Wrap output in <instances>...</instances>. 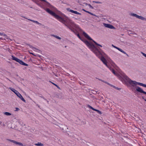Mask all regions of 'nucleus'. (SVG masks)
Here are the masks:
<instances>
[{
  "label": "nucleus",
  "instance_id": "nucleus-32",
  "mask_svg": "<svg viewBox=\"0 0 146 146\" xmlns=\"http://www.w3.org/2000/svg\"><path fill=\"white\" fill-rule=\"evenodd\" d=\"M145 100L146 102V100Z\"/></svg>",
  "mask_w": 146,
  "mask_h": 146
},
{
  "label": "nucleus",
  "instance_id": "nucleus-16",
  "mask_svg": "<svg viewBox=\"0 0 146 146\" xmlns=\"http://www.w3.org/2000/svg\"><path fill=\"white\" fill-rule=\"evenodd\" d=\"M52 36H54L56 38L58 39H59V40H60L61 39V38L60 37H59L58 36H55L54 35H52Z\"/></svg>",
  "mask_w": 146,
  "mask_h": 146
},
{
  "label": "nucleus",
  "instance_id": "nucleus-31",
  "mask_svg": "<svg viewBox=\"0 0 146 146\" xmlns=\"http://www.w3.org/2000/svg\"><path fill=\"white\" fill-rule=\"evenodd\" d=\"M60 124H59V125H57L59 127H60Z\"/></svg>",
  "mask_w": 146,
  "mask_h": 146
},
{
  "label": "nucleus",
  "instance_id": "nucleus-19",
  "mask_svg": "<svg viewBox=\"0 0 146 146\" xmlns=\"http://www.w3.org/2000/svg\"><path fill=\"white\" fill-rule=\"evenodd\" d=\"M9 89H10L13 92H14V90H15V89L11 87L9 88Z\"/></svg>",
  "mask_w": 146,
  "mask_h": 146
},
{
  "label": "nucleus",
  "instance_id": "nucleus-25",
  "mask_svg": "<svg viewBox=\"0 0 146 146\" xmlns=\"http://www.w3.org/2000/svg\"><path fill=\"white\" fill-rule=\"evenodd\" d=\"M53 84L54 85H55L56 87H57V88H60L56 84H54V83H53Z\"/></svg>",
  "mask_w": 146,
  "mask_h": 146
},
{
  "label": "nucleus",
  "instance_id": "nucleus-24",
  "mask_svg": "<svg viewBox=\"0 0 146 146\" xmlns=\"http://www.w3.org/2000/svg\"><path fill=\"white\" fill-rule=\"evenodd\" d=\"M88 107H89L91 109H92L93 110V109H94V108H93L92 106H89Z\"/></svg>",
  "mask_w": 146,
  "mask_h": 146
},
{
  "label": "nucleus",
  "instance_id": "nucleus-12",
  "mask_svg": "<svg viewBox=\"0 0 146 146\" xmlns=\"http://www.w3.org/2000/svg\"><path fill=\"white\" fill-rule=\"evenodd\" d=\"M12 142H13L14 144H16V145H21V146H23V144L21 143L18 142H17L16 141H11Z\"/></svg>",
  "mask_w": 146,
  "mask_h": 146
},
{
  "label": "nucleus",
  "instance_id": "nucleus-30",
  "mask_svg": "<svg viewBox=\"0 0 146 146\" xmlns=\"http://www.w3.org/2000/svg\"><path fill=\"white\" fill-rule=\"evenodd\" d=\"M82 10L83 11H85L86 12V11H86L84 9H83Z\"/></svg>",
  "mask_w": 146,
  "mask_h": 146
},
{
  "label": "nucleus",
  "instance_id": "nucleus-9",
  "mask_svg": "<svg viewBox=\"0 0 146 146\" xmlns=\"http://www.w3.org/2000/svg\"><path fill=\"white\" fill-rule=\"evenodd\" d=\"M104 25L106 27L108 28L112 29H115V27H113L112 25L108 24H106L105 23H103Z\"/></svg>",
  "mask_w": 146,
  "mask_h": 146
},
{
  "label": "nucleus",
  "instance_id": "nucleus-5",
  "mask_svg": "<svg viewBox=\"0 0 146 146\" xmlns=\"http://www.w3.org/2000/svg\"><path fill=\"white\" fill-rule=\"evenodd\" d=\"M12 59L13 60H15L19 62L20 64L25 66H27L28 64L25 63L24 62H23L22 60H20V59L18 58H17L14 56H12Z\"/></svg>",
  "mask_w": 146,
  "mask_h": 146
},
{
  "label": "nucleus",
  "instance_id": "nucleus-26",
  "mask_svg": "<svg viewBox=\"0 0 146 146\" xmlns=\"http://www.w3.org/2000/svg\"><path fill=\"white\" fill-rule=\"evenodd\" d=\"M142 86L146 88V84H143Z\"/></svg>",
  "mask_w": 146,
  "mask_h": 146
},
{
  "label": "nucleus",
  "instance_id": "nucleus-6",
  "mask_svg": "<svg viewBox=\"0 0 146 146\" xmlns=\"http://www.w3.org/2000/svg\"><path fill=\"white\" fill-rule=\"evenodd\" d=\"M130 15L132 16L135 17L137 18L141 19L142 21H146V18L143 16H139L136 14L133 13H131Z\"/></svg>",
  "mask_w": 146,
  "mask_h": 146
},
{
  "label": "nucleus",
  "instance_id": "nucleus-27",
  "mask_svg": "<svg viewBox=\"0 0 146 146\" xmlns=\"http://www.w3.org/2000/svg\"><path fill=\"white\" fill-rule=\"evenodd\" d=\"M16 111H18L19 110V109L18 108H16Z\"/></svg>",
  "mask_w": 146,
  "mask_h": 146
},
{
  "label": "nucleus",
  "instance_id": "nucleus-22",
  "mask_svg": "<svg viewBox=\"0 0 146 146\" xmlns=\"http://www.w3.org/2000/svg\"><path fill=\"white\" fill-rule=\"evenodd\" d=\"M141 53L143 56H144L146 58V54H145L143 52H141Z\"/></svg>",
  "mask_w": 146,
  "mask_h": 146
},
{
  "label": "nucleus",
  "instance_id": "nucleus-20",
  "mask_svg": "<svg viewBox=\"0 0 146 146\" xmlns=\"http://www.w3.org/2000/svg\"><path fill=\"white\" fill-rule=\"evenodd\" d=\"M68 10H69V11H70L71 12H72V13H74V11H73V10H71V9H68Z\"/></svg>",
  "mask_w": 146,
  "mask_h": 146
},
{
  "label": "nucleus",
  "instance_id": "nucleus-15",
  "mask_svg": "<svg viewBox=\"0 0 146 146\" xmlns=\"http://www.w3.org/2000/svg\"><path fill=\"white\" fill-rule=\"evenodd\" d=\"M93 110L97 111L98 113H99L100 114H101L102 113L100 111H99V110H96L95 109H93Z\"/></svg>",
  "mask_w": 146,
  "mask_h": 146
},
{
  "label": "nucleus",
  "instance_id": "nucleus-11",
  "mask_svg": "<svg viewBox=\"0 0 146 146\" xmlns=\"http://www.w3.org/2000/svg\"><path fill=\"white\" fill-rule=\"evenodd\" d=\"M112 46L113 47L117 49L118 50H119L121 52L124 54H125V52L121 49L119 48H118V47L113 45V44L112 45Z\"/></svg>",
  "mask_w": 146,
  "mask_h": 146
},
{
  "label": "nucleus",
  "instance_id": "nucleus-1",
  "mask_svg": "<svg viewBox=\"0 0 146 146\" xmlns=\"http://www.w3.org/2000/svg\"><path fill=\"white\" fill-rule=\"evenodd\" d=\"M117 76L119 79L123 83L126 84L127 82H128L130 85L133 86H134L137 85H138L142 86H143V84L131 80L124 73L117 75Z\"/></svg>",
  "mask_w": 146,
  "mask_h": 146
},
{
  "label": "nucleus",
  "instance_id": "nucleus-10",
  "mask_svg": "<svg viewBox=\"0 0 146 146\" xmlns=\"http://www.w3.org/2000/svg\"><path fill=\"white\" fill-rule=\"evenodd\" d=\"M136 90L138 92L141 93H143L146 94V92L143 91L142 88L139 87H137L136 88Z\"/></svg>",
  "mask_w": 146,
  "mask_h": 146
},
{
  "label": "nucleus",
  "instance_id": "nucleus-23",
  "mask_svg": "<svg viewBox=\"0 0 146 146\" xmlns=\"http://www.w3.org/2000/svg\"><path fill=\"white\" fill-rule=\"evenodd\" d=\"M58 11V14H60V15H63L62 13H61L60 11Z\"/></svg>",
  "mask_w": 146,
  "mask_h": 146
},
{
  "label": "nucleus",
  "instance_id": "nucleus-14",
  "mask_svg": "<svg viewBox=\"0 0 146 146\" xmlns=\"http://www.w3.org/2000/svg\"><path fill=\"white\" fill-rule=\"evenodd\" d=\"M3 114L6 116H10L12 115L11 113L7 112H5L3 113Z\"/></svg>",
  "mask_w": 146,
  "mask_h": 146
},
{
  "label": "nucleus",
  "instance_id": "nucleus-21",
  "mask_svg": "<svg viewBox=\"0 0 146 146\" xmlns=\"http://www.w3.org/2000/svg\"><path fill=\"white\" fill-rule=\"evenodd\" d=\"M87 5L89 7L91 8V9H93V7L90 4H87Z\"/></svg>",
  "mask_w": 146,
  "mask_h": 146
},
{
  "label": "nucleus",
  "instance_id": "nucleus-2",
  "mask_svg": "<svg viewBox=\"0 0 146 146\" xmlns=\"http://www.w3.org/2000/svg\"><path fill=\"white\" fill-rule=\"evenodd\" d=\"M77 35L86 44L91 51L95 53L98 56H100V53L97 49V48L92 44L91 41L88 42L85 39H82L79 34H77Z\"/></svg>",
  "mask_w": 146,
  "mask_h": 146
},
{
  "label": "nucleus",
  "instance_id": "nucleus-18",
  "mask_svg": "<svg viewBox=\"0 0 146 146\" xmlns=\"http://www.w3.org/2000/svg\"><path fill=\"white\" fill-rule=\"evenodd\" d=\"M110 70H111V71L114 74L116 75V74L114 71V70L113 69H110Z\"/></svg>",
  "mask_w": 146,
  "mask_h": 146
},
{
  "label": "nucleus",
  "instance_id": "nucleus-29",
  "mask_svg": "<svg viewBox=\"0 0 146 146\" xmlns=\"http://www.w3.org/2000/svg\"><path fill=\"white\" fill-rule=\"evenodd\" d=\"M0 35H3V33H0Z\"/></svg>",
  "mask_w": 146,
  "mask_h": 146
},
{
  "label": "nucleus",
  "instance_id": "nucleus-4",
  "mask_svg": "<svg viewBox=\"0 0 146 146\" xmlns=\"http://www.w3.org/2000/svg\"><path fill=\"white\" fill-rule=\"evenodd\" d=\"M74 25L75 27H76L75 30H76L77 31H78V32H82L83 33V35L87 39H88L89 40L92 41L97 45L99 46L100 47H102V46L101 45L97 43L95 41H94L92 39V38L89 36V35L85 32L83 31L82 30V29H81L78 25Z\"/></svg>",
  "mask_w": 146,
  "mask_h": 146
},
{
  "label": "nucleus",
  "instance_id": "nucleus-17",
  "mask_svg": "<svg viewBox=\"0 0 146 146\" xmlns=\"http://www.w3.org/2000/svg\"><path fill=\"white\" fill-rule=\"evenodd\" d=\"M74 13H75L76 14L81 15V14L80 13L77 12V11H74Z\"/></svg>",
  "mask_w": 146,
  "mask_h": 146
},
{
  "label": "nucleus",
  "instance_id": "nucleus-7",
  "mask_svg": "<svg viewBox=\"0 0 146 146\" xmlns=\"http://www.w3.org/2000/svg\"><path fill=\"white\" fill-rule=\"evenodd\" d=\"M97 49L98 50V51L100 52V56H98L95 53H94L97 56H98V57L99 58H100V59L101 60V61L103 62L104 63V64H105L106 66L108 68H109L108 66V65H107V61L106 60V59L104 58V57H101V53H100V52H99V50H98V49H97Z\"/></svg>",
  "mask_w": 146,
  "mask_h": 146
},
{
  "label": "nucleus",
  "instance_id": "nucleus-8",
  "mask_svg": "<svg viewBox=\"0 0 146 146\" xmlns=\"http://www.w3.org/2000/svg\"><path fill=\"white\" fill-rule=\"evenodd\" d=\"M13 92L16 94V95L21 100L25 102H26V101L25 99L23 98L21 94L17 90H14Z\"/></svg>",
  "mask_w": 146,
  "mask_h": 146
},
{
  "label": "nucleus",
  "instance_id": "nucleus-13",
  "mask_svg": "<svg viewBox=\"0 0 146 146\" xmlns=\"http://www.w3.org/2000/svg\"><path fill=\"white\" fill-rule=\"evenodd\" d=\"M35 145L37 146H43L44 144L40 142H38L37 143H35Z\"/></svg>",
  "mask_w": 146,
  "mask_h": 146
},
{
  "label": "nucleus",
  "instance_id": "nucleus-28",
  "mask_svg": "<svg viewBox=\"0 0 146 146\" xmlns=\"http://www.w3.org/2000/svg\"><path fill=\"white\" fill-rule=\"evenodd\" d=\"M86 12H87V13H90V14H91V13L90 12H89V11H86Z\"/></svg>",
  "mask_w": 146,
  "mask_h": 146
},
{
  "label": "nucleus",
  "instance_id": "nucleus-3",
  "mask_svg": "<svg viewBox=\"0 0 146 146\" xmlns=\"http://www.w3.org/2000/svg\"><path fill=\"white\" fill-rule=\"evenodd\" d=\"M46 11L52 16L54 17L56 19L63 23L65 24L68 19L67 17L64 16L65 18L64 19L48 9H47L46 10Z\"/></svg>",
  "mask_w": 146,
  "mask_h": 146
}]
</instances>
